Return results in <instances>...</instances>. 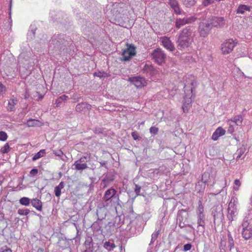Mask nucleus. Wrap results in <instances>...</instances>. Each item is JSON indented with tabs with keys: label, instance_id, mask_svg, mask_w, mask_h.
<instances>
[{
	"label": "nucleus",
	"instance_id": "1",
	"mask_svg": "<svg viewBox=\"0 0 252 252\" xmlns=\"http://www.w3.org/2000/svg\"><path fill=\"white\" fill-rule=\"evenodd\" d=\"M185 96L184 98L182 105L183 111L185 113L188 112L191 103V97L192 96V88L191 86L195 84L194 77L192 75H189L188 78L185 80Z\"/></svg>",
	"mask_w": 252,
	"mask_h": 252
},
{
	"label": "nucleus",
	"instance_id": "2",
	"mask_svg": "<svg viewBox=\"0 0 252 252\" xmlns=\"http://www.w3.org/2000/svg\"><path fill=\"white\" fill-rule=\"evenodd\" d=\"M192 31L190 28L184 29L180 33L177 43L179 49H185L189 47L192 42Z\"/></svg>",
	"mask_w": 252,
	"mask_h": 252
},
{
	"label": "nucleus",
	"instance_id": "3",
	"mask_svg": "<svg viewBox=\"0 0 252 252\" xmlns=\"http://www.w3.org/2000/svg\"><path fill=\"white\" fill-rule=\"evenodd\" d=\"M238 199L233 196L229 202L227 208L226 216L229 220V223H231L233 220L236 219V216L238 214Z\"/></svg>",
	"mask_w": 252,
	"mask_h": 252
},
{
	"label": "nucleus",
	"instance_id": "4",
	"mask_svg": "<svg viewBox=\"0 0 252 252\" xmlns=\"http://www.w3.org/2000/svg\"><path fill=\"white\" fill-rule=\"evenodd\" d=\"M212 215L214 218V223L221 222L224 219L223 208L221 205H217L212 208Z\"/></svg>",
	"mask_w": 252,
	"mask_h": 252
},
{
	"label": "nucleus",
	"instance_id": "5",
	"mask_svg": "<svg viewBox=\"0 0 252 252\" xmlns=\"http://www.w3.org/2000/svg\"><path fill=\"white\" fill-rule=\"evenodd\" d=\"M237 42L232 39H228L221 44V51L222 54L227 55L231 52L236 46Z\"/></svg>",
	"mask_w": 252,
	"mask_h": 252
},
{
	"label": "nucleus",
	"instance_id": "6",
	"mask_svg": "<svg viewBox=\"0 0 252 252\" xmlns=\"http://www.w3.org/2000/svg\"><path fill=\"white\" fill-rule=\"evenodd\" d=\"M241 227L242 235L245 240H248L252 237V225L247 220H244Z\"/></svg>",
	"mask_w": 252,
	"mask_h": 252
},
{
	"label": "nucleus",
	"instance_id": "7",
	"mask_svg": "<svg viewBox=\"0 0 252 252\" xmlns=\"http://www.w3.org/2000/svg\"><path fill=\"white\" fill-rule=\"evenodd\" d=\"M151 57L156 63L160 64L164 62L166 55L161 49L157 48L151 54Z\"/></svg>",
	"mask_w": 252,
	"mask_h": 252
},
{
	"label": "nucleus",
	"instance_id": "8",
	"mask_svg": "<svg viewBox=\"0 0 252 252\" xmlns=\"http://www.w3.org/2000/svg\"><path fill=\"white\" fill-rule=\"evenodd\" d=\"M128 81L138 89L142 88L147 85L145 78L140 76L130 77L128 78Z\"/></svg>",
	"mask_w": 252,
	"mask_h": 252
},
{
	"label": "nucleus",
	"instance_id": "9",
	"mask_svg": "<svg viewBox=\"0 0 252 252\" xmlns=\"http://www.w3.org/2000/svg\"><path fill=\"white\" fill-rule=\"evenodd\" d=\"M211 29L212 27L209 21L201 22L199 25L198 32L201 36L205 37L209 34Z\"/></svg>",
	"mask_w": 252,
	"mask_h": 252
},
{
	"label": "nucleus",
	"instance_id": "10",
	"mask_svg": "<svg viewBox=\"0 0 252 252\" xmlns=\"http://www.w3.org/2000/svg\"><path fill=\"white\" fill-rule=\"evenodd\" d=\"M212 28L215 27L217 28H221L225 25V20L221 17H213L209 21Z\"/></svg>",
	"mask_w": 252,
	"mask_h": 252
},
{
	"label": "nucleus",
	"instance_id": "11",
	"mask_svg": "<svg viewBox=\"0 0 252 252\" xmlns=\"http://www.w3.org/2000/svg\"><path fill=\"white\" fill-rule=\"evenodd\" d=\"M195 20L193 17H185L183 18H177L175 21V26L177 28L180 29L186 24L191 23Z\"/></svg>",
	"mask_w": 252,
	"mask_h": 252
},
{
	"label": "nucleus",
	"instance_id": "12",
	"mask_svg": "<svg viewBox=\"0 0 252 252\" xmlns=\"http://www.w3.org/2000/svg\"><path fill=\"white\" fill-rule=\"evenodd\" d=\"M135 55V48L130 45L126 49L123 51L122 57L125 61H128L132 56Z\"/></svg>",
	"mask_w": 252,
	"mask_h": 252
},
{
	"label": "nucleus",
	"instance_id": "13",
	"mask_svg": "<svg viewBox=\"0 0 252 252\" xmlns=\"http://www.w3.org/2000/svg\"><path fill=\"white\" fill-rule=\"evenodd\" d=\"M196 215L198 230L203 233L205 229V214H198Z\"/></svg>",
	"mask_w": 252,
	"mask_h": 252
},
{
	"label": "nucleus",
	"instance_id": "14",
	"mask_svg": "<svg viewBox=\"0 0 252 252\" xmlns=\"http://www.w3.org/2000/svg\"><path fill=\"white\" fill-rule=\"evenodd\" d=\"M160 41L162 43V45L167 50L170 51H173L175 50L174 46L169 37L166 36L161 37L160 38Z\"/></svg>",
	"mask_w": 252,
	"mask_h": 252
},
{
	"label": "nucleus",
	"instance_id": "15",
	"mask_svg": "<svg viewBox=\"0 0 252 252\" xmlns=\"http://www.w3.org/2000/svg\"><path fill=\"white\" fill-rule=\"evenodd\" d=\"M117 190L113 188H111L105 192L103 196V199L105 202L109 201L111 198L115 197Z\"/></svg>",
	"mask_w": 252,
	"mask_h": 252
},
{
	"label": "nucleus",
	"instance_id": "16",
	"mask_svg": "<svg viewBox=\"0 0 252 252\" xmlns=\"http://www.w3.org/2000/svg\"><path fill=\"white\" fill-rule=\"evenodd\" d=\"M169 4L176 14H182L181 9L177 0H169Z\"/></svg>",
	"mask_w": 252,
	"mask_h": 252
},
{
	"label": "nucleus",
	"instance_id": "17",
	"mask_svg": "<svg viewBox=\"0 0 252 252\" xmlns=\"http://www.w3.org/2000/svg\"><path fill=\"white\" fill-rule=\"evenodd\" d=\"M17 98L12 96L9 100L7 106V110L9 112H13L15 110V105L18 103Z\"/></svg>",
	"mask_w": 252,
	"mask_h": 252
},
{
	"label": "nucleus",
	"instance_id": "18",
	"mask_svg": "<svg viewBox=\"0 0 252 252\" xmlns=\"http://www.w3.org/2000/svg\"><path fill=\"white\" fill-rule=\"evenodd\" d=\"M225 133V130L221 127H219L213 133L212 139L214 140H217L220 136L224 135Z\"/></svg>",
	"mask_w": 252,
	"mask_h": 252
},
{
	"label": "nucleus",
	"instance_id": "19",
	"mask_svg": "<svg viewBox=\"0 0 252 252\" xmlns=\"http://www.w3.org/2000/svg\"><path fill=\"white\" fill-rule=\"evenodd\" d=\"M26 125L28 127H39L43 126V123L36 119H30L27 120Z\"/></svg>",
	"mask_w": 252,
	"mask_h": 252
},
{
	"label": "nucleus",
	"instance_id": "20",
	"mask_svg": "<svg viewBox=\"0 0 252 252\" xmlns=\"http://www.w3.org/2000/svg\"><path fill=\"white\" fill-rule=\"evenodd\" d=\"M92 106L86 103V102H82L78 103L75 107V110L77 112H81L85 110H90L91 109Z\"/></svg>",
	"mask_w": 252,
	"mask_h": 252
},
{
	"label": "nucleus",
	"instance_id": "21",
	"mask_svg": "<svg viewBox=\"0 0 252 252\" xmlns=\"http://www.w3.org/2000/svg\"><path fill=\"white\" fill-rule=\"evenodd\" d=\"M31 204L37 210L39 211H41L42 210V202L39 199L35 198L32 199Z\"/></svg>",
	"mask_w": 252,
	"mask_h": 252
},
{
	"label": "nucleus",
	"instance_id": "22",
	"mask_svg": "<svg viewBox=\"0 0 252 252\" xmlns=\"http://www.w3.org/2000/svg\"><path fill=\"white\" fill-rule=\"evenodd\" d=\"M251 7L249 5L241 4L238 6L237 9V13L244 14L247 11L250 12L251 10Z\"/></svg>",
	"mask_w": 252,
	"mask_h": 252
},
{
	"label": "nucleus",
	"instance_id": "23",
	"mask_svg": "<svg viewBox=\"0 0 252 252\" xmlns=\"http://www.w3.org/2000/svg\"><path fill=\"white\" fill-rule=\"evenodd\" d=\"M97 219L99 220H103L106 215V210L103 207H99L96 211Z\"/></svg>",
	"mask_w": 252,
	"mask_h": 252
},
{
	"label": "nucleus",
	"instance_id": "24",
	"mask_svg": "<svg viewBox=\"0 0 252 252\" xmlns=\"http://www.w3.org/2000/svg\"><path fill=\"white\" fill-rule=\"evenodd\" d=\"M243 118L240 115H236L231 119L228 120V122L235 123L237 126H240L243 122Z\"/></svg>",
	"mask_w": 252,
	"mask_h": 252
},
{
	"label": "nucleus",
	"instance_id": "25",
	"mask_svg": "<svg viewBox=\"0 0 252 252\" xmlns=\"http://www.w3.org/2000/svg\"><path fill=\"white\" fill-rule=\"evenodd\" d=\"M101 220L97 219L92 225V228L94 231H98L101 230L102 227V222Z\"/></svg>",
	"mask_w": 252,
	"mask_h": 252
},
{
	"label": "nucleus",
	"instance_id": "26",
	"mask_svg": "<svg viewBox=\"0 0 252 252\" xmlns=\"http://www.w3.org/2000/svg\"><path fill=\"white\" fill-rule=\"evenodd\" d=\"M64 187V184L63 182L60 183L59 185L56 186L54 189L55 194L57 197H59L61 194V190Z\"/></svg>",
	"mask_w": 252,
	"mask_h": 252
},
{
	"label": "nucleus",
	"instance_id": "27",
	"mask_svg": "<svg viewBox=\"0 0 252 252\" xmlns=\"http://www.w3.org/2000/svg\"><path fill=\"white\" fill-rule=\"evenodd\" d=\"M75 169L78 170H84L87 168L86 163H81L79 161H76L74 164Z\"/></svg>",
	"mask_w": 252,
	"mask_h": 252
},
{
	"label": "nucleus",
	"instance_id": "28",
	"mask_svg": "<svg viewBox=\"0 0 252 252\" xmlns=\"http://www.w3.org/2000/svg\"><path fill=\"white\" fill-rule=\"evenodd\" d=\"M46 154L45 150H40L38 153L35 154L32 158V160L35 161L38 159L43 157Z\"/></svg>",
	"mask_w": 252,
	"mask_h": 252
},
{
	"label": "nucleus",
	"instance_id": "29",
	"mask_svg": "<svg viewBox=\"0 0 252 252\" xmlns=\"http://www.w3.org/2000/svg\"><path fill=\"white\" fill-rule=\"evenodd\" d=\"M68 98V96L66 95H63L60 97H59L56 100L55 102L56 107L60 106L62 103L63 101H65Z\"/></svg>",
	"mask_w": 252,
	"mask_h": 252
},
{
	"label": "nucleus",
	"instance_id": "30",
	"mask_svg": "<svg viewBox=\"0 0 252 252\" xmlns=\"http://www.w3.org/2000/svg\"><path fill=\"white\" fill-rule=\"evenodd\" d=\"M52 151L53 153L55 155V156L59 157L61 159L64 161V159L63 158V157L66 158V157L61 150H53Z\"/></svg>",
	"mask_w": 252,
	"mask_h": 252
},
{
	"label": "nucleus",
	"instance_id": "31",
	"mask_svg": "<svg viewBox=\"0 0 252 252\" xmlns=\"http://www.w3.org/2000/svg\"><path fill=\"white\" fill-rule=\"evenodd\" d=\"M103 247L107 250L111 251L113 250V249L116 247V245L114 243L110 241H106L104 243Z\"/></svg>",
	"mask_w": 252,
	"mask_h": 252
},
{
	"label": "nucleus",
	"instance_id": "32",
	"mask_svg": "<svg viewBox=\"0 0 252 252\" xmlns=\"http://www.w3.org/2000/svg\"><path fill=\"white\" fill-rule=\"evenodd\" d=\"M196 215L204 214V208L200 200L198 201V205L196 209Z\"/></svg>",
	"mask_w": 252,
	"mask_h": 252
},
{
	"label": "nucleus",
	"instance_id": "33",
	"mask_svg": "<svg viewBox=\"0 0 252 252\" xmlns=\"http://www.w3.org/2000/svg\"><path fill=\"white\" fill-rule=\"evenodd\" d=\"M183 4L188 8L194 6L196 3V0H182Z\"/></svg>",
	"mask_w": 252,
	"mask_h": 252
},
{
	"label": "nucleus",
	"instance_id": "34",
	"mask_svg": "<svg viewBox=\"0 0 252 252\" xmlns=\"http://www.w3.org/2000/svg\"><path fill=\"white\" fill-rule=\"evenodd\" d=\"M246 148L244 146L241 147L239 149H238L237 150L236 153V155H237L236 158L237 160H238L241 158V156L244 154Z\"/></svg>",
	"mask_w": 252,
	"mask_h": 252
},
{
	"label": "nucleus",
	"instance_id": "35",
	"mask_svg": "<svg viewBox=\"0 0 252 252\" xmlns=\"http://www.w3.org/2000/svg\"><path fill=\"white\" fill-rule=\"evenodd\" d=\"M31 200L27 197H23L19 200V203L22 205L28 206L31 203Z\"/></svg>",
	"mask_w": 252,
	"mask_h": 252
},
{
	"label": "nucleus",
	"instance_id": "36",
	"mask_svg": "<svg viewBox=\"0 0 252 252\" xmlns=\"http://www.w3.org/2000/svg\"><path fill=\"white\" fill-rule=\"evenodd\" d=\"M94 76L98 77H99L100 78H101L102 77H106L109 76V74L107 73L106 72H105V71H100L94 72Z\"/></svg>",
	"mask_w": 252,
	"mask_h": 252
},
{
	"label": "nucleus",
	"instance_id": "37",
	"mask_svg": "<svg viewBox=\"0 0 252 252\" xmlns=\"http://www.w3.org/2000/svg\"><path fill=\"white\" fill-rule=\"evenodd\" d=\"M210 178V174L208 172H204L202 175L201 181L206 184L208 183Z\"/></svg>",
	"mask_w": 252,
	"mask_h": 252
},
{
	"label": "nucleus",
	"instance_id": "38",
	"mask_svg": "<svg viewBox=\"0 0 252 252\" xmlns=\"http://www.w3.org/2000/svg\"><path fill=\"white\" fill-rule=\"evenodd\" d=\"M10 150V147L8 143H6L3 147L0 150V152L2 154H6L9 152Z\"/></svg>",
	"mask_w": 252,
	"mask_h": 252
},
{
	"label": "nucleus",
	"instance_id": "39",
	"mask_svg": "<svg viewBox=\"0 0 252 252\" xmlns=\"http://www.w3.org/2000/svg\"><path fill=\"white\" fill-rule=\"evenodd\" d=\"M30 210L28 209H19L18 210V213L21 216H27L30 213Z\"/></svg>",
	"mask_w": 252,
	"mask_h": 252
},
{
	"label": "nucleus",
	"instance_id": "40",
	"mask_svg": "<svg viewBox=\"0 0 252 252\" xmlns=\"http://www.w3.org/2000/svg\"><path fill=\"white\" fill-rule=\"evenodd\" d=\"M227 123L229 125V127L227 129V132L229 134H232L235 131L234 124H231V122H227Z\"/></svg>",
	"mask_w": 252,
	"mask_h": 252
},
{
	"label": "nucleus",
	"instance_id": "41",
	"mask_svg": "<svg viewBox=\"0 0 252 252\" xmlns=\"http://www.w3.org/2000/svg\"><path fill=\"white\" fill-rule=\"evenodd\" d=\"M228 241L229 247H230V249H231L234 247V241L230 233L228 234Z\"/></svg>",
	"mask_w": 252,
	"mask_h": 252
},
{
	"label": "nucleus",
	"instance_id": "42",
	"mask_svg": "<svg viewBox=\"0 0 252 252\" xmlns=\"http://www.w3.org/2000/svg\"><path fill=\"white\" fill-rule=\"evenodd\" d=\"M7 135L6 132L1 131H0V140L5 141L7 139Z\"/></svg>",
	"mask_w": 252,
	"mask_h": 252
},
{
	"label": "nucleus",
	"instance_id": "43",
	"mask_svg": "<svg viewBox=\"0 0 252 252\" xmlns=\"http://www.w3.org/2000/svg\"><path fill=\"white\" fill-rule=\"evenodd\" d=\"M38 172V170L37 168H33L30 172L29 176L30 177H33L35 176Z\"/></svg>",
	"mask_w": 252,
	"mask_h": 252
},
{
	"label": "nucleus",
	"instance_id": "44",
	"mask_svg": "<svg viewBox=\"0 0 252 252\" xmlns=\"http://www.w3.org/2000/svg\"><path fill=\"white\" fill-rule=\"evenodd\" d=\"M234 184L236 186L233 187V189L235 190H238L239 189V187L241 186V183L239 179H236L234 181Z\"/></svg>",
	"mask_w": 252,
	"mask_h": 252
},
{
	"label": "nucleus",
	"instance_id": "45",
	"mask_svg": "<svg viewBox=\"0 0 252 252\" xmlns=\"http://www.w3.org/2000/svg\"><path fill=\"white\" fill-rule=\"evenodd\" d=\"M158 128L156 126H151L150 128V133L153 134L154 135H156L158 134Z\"/></svg>",
	"mask_w": 252,
	"mask_h": 252
},
{
	"label": "nucleus",
	"instance_id": "46",
	"mask_svg": "<svg viewBox=\"0 0 252 252\" xmlns=\"http://www.w3.org/2000/svg\"><path fill=\"white\" fill-rule=\"evenodd\" d=\"M131 136H132V138H133V139L135 140L141 139V137L139 136L138 133L136 131L132 132Z\"/></svg>",
	"mask_w": 252,
	"mask_h": 252
},
{
	"label": "nucleus",
	"instance_id": "47",
	"mask_svg": "<svg viewBox=\"0 0 252 252\" xmlns=\"http://www.w3.org/2000/svg\"><path fill=\"white\" fill-rule=\"evenodd\" d=\"M158 232H156L152 234V235L151 236V241L150 244L153 243L154 241H156V240L158 238Z\"/></svg>",
	"mask_w": 252,
	"mask_h": 252
},
{
	"label": "nucleus",
	"instance_id": "48",
	"mask_svg": "<svg viewBox=\"0 0 252 252\" xmlns=\"http://www.w3.org/2000/svg\"><path fill=\"white\" fill-rule=\"evenodd\" d=\"M92 238L90 237H88L86 238L85 242L84 243L85 247H88V246L92 245Z\"/></svg>",
	"mask_w": 252,
	"mask_h": 252
},
{
	"label": "nucleus",
	"instance_id": "49",
	"mask_svg": "<svg viewBox=\"0 0 252 252\" xmlns=\"http://www.w3.org/2000/svg\"><path fill=\"white\" fill-rule=\"evenodd\" d=\"M192 247V245L190 243H188L184 246L183 251L184 252H187L189 251Z\"/></svg>",
	"mask_w": 252,
	"mask_h": 252
},
{
	"label": "nucleus",
	"instance_id": "50",
	"mask_svg": "<svg viewBox=\"0 0 252 252\" xmlns=\"http://www.w3.org/2000/svg\"><path fill=\"white\" fill-rule=\"evenodd\" d=\"M141 187L137 184L135 185V189H134V191L136 195H140V192L141 190Z\"/></svg>",
	"mask_w": 252,
	"mask_h": 252
},
{
	"label": "nucleus",
	"instance_id": "51",
	"mask_svg": "<svg viewBox=\"0 0 252 252\" xmlns=\"http://www.w3.org/2000/svg\"><path fill=\"white\" fill-rule=\"evenodd\" d=\"M0 252H12V250L8 248L7 246H4L3 247L1 248Z\"/></svg>",
	"mask_w": 252,
	"mask_h": 252
},
{
	"label": "nucleus",
	"instance_id": "52",
	"mask_svg": "<svg viewBox=\"0 0 252 252\" xmlns=\"http://www.w3.org/2000/svg\"><path fill=\"white\" fill-rule=\"evenodd\" d=\"M86 249L83 252H93V245L88 246V247H86Z\"/></svg>",
	"mask_w": 252,
	"mask_h": 252
},
{
	"label": "nucleus",
	"instance_id": "53",
	"mask_svg": "<svg viewBox=\"0 0 252 252\" xmlns=\"http://www.w3.org/2000/svg\"><path fill=\"white\" fill-rule=\"evenodd\" d=\"M6 90L5 86L0 82V94H3Z\"/></svg>",
	"mask_w": 252,
	"mask_h": 252
},
{
	"label": "nucleus",
	"instance_id": "54",
	"mask_svg": "<svg viewBox=\"0 0 252 252\" xmlns=\"http://www.w3.org/2000/svg\"><path fill=\"white\" fill-rule=\"evenodd\" d=\"M214 0H204L203 1V4L205 6H207L209 4L213 3Z\"/></svg>",
	"mask_w": 252,
	"mask_h": 252
},
{
	"label": "nucleus",
	"instance_id": "55",
	"mask_svg": "<svg viewBox=\"0 0 252 252\" xmlns=\"http://www.w3.org/2000/svg\"><path fill=\"white\" fill-rule=\"evenodd\" d=\"M87 157L86 156H83L81 157L79 160L78 161H79L81 163H85L87 161Z\"/></svg>",
	"mask_w": 252,
	"mask_h": 252
},
{
	"label": "nucleus",
	"instance_id": "56",
	"mask_svg": "<svg viewBox=\"0 0 252 252\" xmlns=\"http://www.w3.org/2000/svg\"><path fill=\"white\" fill-rule=\"evenodd\" d=\"M102 183L104 184V187H106V179H103L102 181Z\"/></svg>",
	"mask_w": 252,
	"mask_h": 252
},
{
	"label": "nucleus",
	"instance_id": "57",
	"mask_svg": "<svg viewBox=\"0 0 252 252\" xmlns=\"http://www.w3.org/2000/svg\"><path fill=\"white\" fill-rule=\"evenodd\" d=\"M223 182V183L222 185L223 186V188H224V187H225L226 186V180L225 179H224Z\"/></svg>",
	"mask_w": 252,
	"mask_h": 252
},
{
	"label": "nucleus",
	"instance_id": "58",
	"mask_svg": "<svg viewBox=\"0 0 252 252\" xmlns=\"http://www.w3.org/2000/svg\"><path fill=\"white\" fill-rule=\"evenodd\" d=\"M100 163L101 166H104L106 164V161H103V162H100Z\"/></svg>",
	"mask_w": 252,
	"mask_h": 252
},
{
	"label": "nucleus",
	"instance_id": "59",
	"mask_svg": "<svg viewBox=\"0 0 252 252\" xmlns=\"http://www.w3.org/2000/svg\"><path fill=\"white\" fill-rule=\"evenodd\" d=\"M56 39L55 38V37H53L52 38V42L53 43V44H54V43L55 42V40Z\"/></svg>",
	"mask_w": 252,
	"mask_h": 252
},
{
	"label": "nucleus",
	"instance_id": "60",
	"mask_svg": "<svg viewBox=\"0 0 252 252\" xmlns=\"http://www.w3.org/2000/svg\"><path fill=\"white\" fill-rule=\"evenodd\" d=\"M37 216H38L40 219L42 218V216H41L40 215H39V214H37Z\"/></svg>",
	"mask_w": 252,
	"mask_h": 252
},
{
	"label": "nucleus",
	"instance_id": "61",
	"mask_svg": "<svg viewBox=\"0 0 252 252\" xmlns=\"http://www.w3.org/2000/svg\"><path fill=\"white\" fill-rule=\"evenodd\" d=\"M122 249H123V246H122V245H120V249L122 251Z\"/></svg>",
	"mask_w": 252,
	"mask_h": 252
},
{
	"label": "nucleus",
	"instance_id": "62",
	"mask_svg": "<svg viewBox=\"0 0 252 252\" xmlns=\"http://www.w3.org/2000/svg\"><path fill=\"white\" fill-rule=\"evenodd\" d=\"M144 124V122H142L140 123V125H143Z\"/></svg>",
	"mask_w": 252,
	"mask_h": 252
},
{
	"label": "nucleus",
	"instance_id": "63",
	"mask_svg": "<svg viewBox=\"0 0 252 252\" xmlns=\"http://www.w3.org/2000/svg\"><path fill=\"white\" fill-rule=\"evenodd\" d=\"M42 98V96L41 95V96H39V98L40 99H41Z\"/></svg>",
	"mask_w": 252,
	"mask_h": 252
},
{
	"label": "nucleus",
	"instance_id": "64",
	"mask_svg": "<svg viewBox=\"0 0 252 252\" xmlns=\"http://www.w3.org/2000/svg\"><path fill=\"white\" fill-rule=\"evenodd\" d=\"M2 182L0 180V186L1 185Z\"/></svg>",
	"mask_w": 252,
	"mask_h": 252
}]
</instances>
